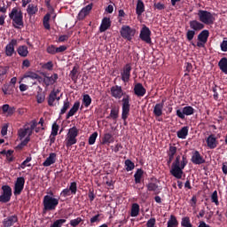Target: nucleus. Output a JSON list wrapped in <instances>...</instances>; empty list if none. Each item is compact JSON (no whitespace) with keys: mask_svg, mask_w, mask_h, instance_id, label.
<instances>
[{"mask_svg":"<svg viewBox=\"0 0 227 227\" xmlns=\"http://www.w3.org/2000/svg\"><path fill=\"white\" fill-rule=\"evenodd\" d=\"M110 91L114 98H121V97H123L121 99V119L123 121H127V118H129V114H130V96L123 93V89L119 85L111 87Z\"/></svg>","mask_w":227,"mask_h":227,"instance_id":"obj_1","label":"nucleus"},{"mask_svg":"<svg viewBox=\"0 0 227 227\" xmlns=\"http://www.w3.org/2000/svg\"><path fill=\"white\" fill-rule=\"evenodd\" d=\"M9 18L12 20V26L15 29L24 27V15L22 11H19L17 7L12 8V12L9 13Z\"/></svg>","mask_w":227,"mask_h":227,"instance_id":"obj_2","label":"nucleus"},{"mask_svg":"<svg viewBox=\"0 0 227 227\" xmlns=\"http://www.w3.org/2000/svg\"><path fill=\"white\" fill-rule=\"evenodd\" d=\"M43 212H51L59 205V200L51 195H45L43 200Z\"/></svg>","mask_w":227,"mask_h":227,"instance_id":"obj_3","label":"nucleus"},{"mask_svg":"<svg viewBox=\"0 0 227 227\" xmlns=\"http://www.w3.org/2000/svg\"><path fill=\"white\" fill-rule=\"evenodd\" d=\"M77 136H79V129L77 127L74 126L70 128L66 137L67 148H70V146H74V145L77 144Z\"/></svg>","mask_w":227,"mask_h":227,"instance_id":"obj_4","label":"nucleus"},{"mask_svg":"<svg viewBox=\"0 0 227 227\" xmlns=\"http://www.w3.org/2000/svg\"><path fill=\"white\" fill-rule=\"evenodd\" d=\"M198 17L199 20H200L202 24H206L207 26L214 24V21L215 20V18H214V14L205 10H199Z\"/></svg>","mask_w":227,"mask_h":227,"instance_id":"obj_5","label":"nucleus"},{"mask_svg":"<svg viewBox=\"0 0 227 227\" xmlns=\"http://www.w3.org/2000/svg\"><path fill=\"white\" fill-rule=\"evenodd\" d=\"M121 36L124 38V40H128V42H132V38L136 35V29L130 27L129 25H124L121 27Z\"/></svg>","mask_w":227,"mask_h":227,"instance_id":"obj_6","label":"nucleus"},{"mask_svg":"<svg viewBox=\"0 0 227 227\" xmlns=\"http://www.w3.org/2000/svg\"><path fill=\"white\" fill-rule=\"evenodd\" d=\"M183 169L184 168H182V167L180 166V158L178 157L173 161L170 173L172 176H175V178L180 180V178H182V175H184Z\"/></svg>","mask_w":227,"mask_h":227,"instance_id":"obj_7","label":"nucleus"},{"mask_svg":"<svg viewBox=\"0 0 227 227\" xmlns=\"http://www.w3.org/2000/svg\"><path fill=\"white\" fill-rule=\"evenodd\" d=\"M12 196V187L8 184L2 186V192L0 195V203H9Z\"/></svg>","mask_w":227,"mask_h":227,"instance_id":"obj_8","label":"nucleus"},{"mask_svg":"<svg viewBox=\"0 0 227 227\" xmlns=\"http://www.w3.org/2000/svg\"><path fill=\"white\" fill-rule=\"evenodd\" d=\"M139 38L145 43H152V30H150L146 25H143L140 30Z\"/></svg>","mask_w":227,"mask_h":227,"instance_id":"obj_9","label":"nucleus"},{"mask_svg":"<svg viewBox=\"0 0 227 227\" xmlns=\"http://www.w3.org/2000/svg\"><path fill=\"white\" fill-rule=\"evenodd\" d=\"M26 184V179L22 176L18 177L14 184V196H20L22 194V191H24V185Z\"/></svg>","mask_w":227,"mask_h":227,"instance_id":"obj_10","label":"nucleus"},{"mask_svg":"<svg viewBox=\"0 0 227 227\" xmlns=\"http://www.w3.org/2000/svg\"><path fill=\"white\" fill-rule=\"evenodd\" d=\"M130 72H132V65L129 63L126 64L121 72V77L122 82H129L130 81Z\"/></svg>","mask_w":227,"mask_h":227,"instance_id":"obj_11","label":"nucleus"},{"mask_svg":"<svg viewBox=\"0 0 227 227\" xmlns=\"http://www.w3.org/2000/svg\"><path fill=\"white\" fill-rule=\"evenodd\" d=\"M77 194V183L76 182H72L69 185V188H65L62 190L60 192V196L63 198H67L68 196H72Z\"/></svg>","mask_w":227,"mask_h":227,"instance_id":"obj_12","label":"nucleus"},{"mask_svg":"<svg viewBox=\"0 0 227 227\" xmlns=\"http://www.w3.org/2000/svg\"><path fill=\"white\" fill-rule=\"evenodd\" d=\"M192 114H194V109L191 106H184L183 110H176V116L181 120H185V116H191Z\"/></svg>","mask_w":227,"mask_h":227,"instance_id":"obj_13","label":"nucleus"},{"mask_svg":"<svg viewBox=\"0 0 227 227\" xmlns=\"http://www.w3.org/2000/svg\"><path fill=\"white\" fill-rule=\"evenodd\" d=\"M17 43V39H12L11 40V42L8 43L4 49L5 56H7L8 58H12V56L15 54V47Z\"/></svg>","mask_w":227,"mask_h":227,"instance_id":"obj_14","label":"nucleus"},{"mask_svg":"<svg viewBox=\"0 0 227 227\" xmlns=\"http://www.w3.org/2000/svg\"><path fill=\"white\" fill-rule=\"evenodd\" d=\"M42 75H43V83L45 84L46 87L52 86L58 81L59 76L58 74H53L51 76H47V74L42 73Z\"/></svg>","mask_w":227,"mask_h":227,"instance_id":"obj_15","label":"nucleus"},{"mask_svg":"<svg viewBox=\"0 0 227 227\" xmlns=\"http://www.w3.org/2000/svg\"><path fill=\"white\" fill-rule=\"evenodd\" d=\"M191 160H192V164H195L198 166H200L201 164H205V162H206L205 158H203V156H201V154L198 151H195L192 153Z\"/></svg>","mask_w":227,"mask_h":227,"instance_id":"obj_16","label":"nucleus"},{"mask_svg":"<svg viewBox=\"0 0 227 227\" xmlns=\"http://www.w3.org/2000/svg\"><path fill=\"white\" fill-rule=\"evenodd\" d=\"M93 9V4H88L83 7L78 13V20H84L87 15H90V12Z\"/></svg>","mask_w":227,"mask_h":227,"instance_id":"obj_17","label":"nucleus"},{"mask_svg":"<svg viewBox=\"0 0 227 227\" xmlns=\"http://www.w3.org/2000/svg\"><path fill=\"white\" fill-rule=\"evenodd\" d=\"M15 223H19V216H17V215H12L4 219L3 226L12 227L13 224H15Z\"/></svg>","mask_w":227,"mask_h":227,"instance_id":"obj_18","label":"nucleus"},{"mask_svg":"<svg viewBox=\"0 0 227 227\" xmlns=\"http://www.w3.org/2000/svg\"><path fill=\"white\" fill-rule=\"evenodd\" d=\"M206 142L210 150L217 148V145H219V143L217 142V137H215V134L209 135L208 137L206 139Z\"/></svg>","mask_w":227,"mask_h":227,"instance_id":"obj_19","label":"nucleus"},{"mask_svg":"<svg viewBox=\"0 0 227 227\" xmlns=\"http://www.w3.org/2000/svg\"><path fill=\"white\" fill-rule=\"evenodd\" d=\"M189 26L192 31H195V33H196V31H201V29H205V24H203L202 22H200L196 20H190Z\"/></svg>","mask_w":227,"mask_h":227,"instance_id":"obj_20","label":"nucleus"},{"mask_svg":"<svg viewBox=\"0 0 227 227\" xmlns=\"http://www.w3.org/2000/svg\"><path fill=\"white\" fill-rule=\"evenodd\" d=\"M133 91L137 97H144L146 95V89L144 88L143 83L138 82L134 86Z\"/></svg>","mask_w":227,"mask_h":227,"instance_id":"obj_21","label":"nucleus"},{"mask_svg":"<svg viewBox=\"0 0 227 227\" xmlns=\"http://www.w3.org/2000/svg\"><path fill=\"white\" fill-rule=\"evenodd\" d=\"M166 99H162L160 103H157L153 107V114L156 118L162 116V109H164V103Z\"/></svg>","mask_w":227,"mask_h":227,"instance_id":"obj_22","label":"nucleus"},{"mask_svg":"<svg viewBox=\"0 0 227 227\" xmlns=\"http://www.w3.org/2000/svg\"><path fill=\"white\" fill-rule=\"evenodd\" d=\"M58 155L56 153H51L49 157L43 161V166L44 168H49V166H52V164H56Z\"/></svg>","mask_w":227,"mask_h":227,"instance_id":"obj_23","label":"nucleus"},{"mask_svg":"<svg viewBox=\"0 0 227 227\" xmlns=\"http://www.w3.org/2000/svg\"><path fill=\"white\" fill-rule=\"evenodd\" d=\"M59 89H53V90L51 91L48 97V106L51 107L54 106V102H56V97H58L59 93H60Z\"/></svg>","mask_w":227,"mask_h":227,"instance_id":"obj_24","label":"nucleus"},{"mask_svg":"<svg viewBox=\"0 0 227 227\" xmlns=\"http://www.w3.org/2000/svg\"><path fill=\"white\" fill-rule=\"evenodd\" d=\"M109 27H111V19L106 17L101 21V25L99 27V31H100V33H104V32L107 31V29H109Z\"/></svg>","mask_w":227,"mask_h":227,"instance_id":"obj_25","label":"nucleus"},{"mask_svg":"<svg viewBox=\"0 0 227 227\" xmlns=\"http://www.w3.org/2000/svg\"><path fill=\"white\" fill-rule=\"evenodd\" d=\"M208 36H210V32L207 29L202 30L198 35V41L202 42V43H207V42H208Z\"/></svg>","mask_w":227,"mask_h":227,"instance_id":"obj_26","label":"nucleus"},{"mask_svg":"<svg viewBox=\"0 0 227 227\" xmlns=\"http://www.w3.org/2000/svg\"><path fill=\"white\" fill-rule=\"evenodd\" d=\"M79 107H81V102L79 101L74 102V106L67 113L66 119L68 120L71 118V116H74L75 113L79 111Z\"/></svg>","mask_w":227,"mask_h":227,"instance_id":"obj_27","label":"nucleus"},{"mask_svg":"<svg viewBox=\"0 0 227 227\" xmlns=\"http://www.w3.org/2000/svg\"><path fill=\"white\" fill-rule=\"evenodd\" d=\"M189 136V127L184 126L180 130L177 131V137L179 139H185Z\"/></svg>","mask_w":227,"mask_h":227,"instance_id":"obj_28","label":"nucleus"},{"mask_svg":"<svg viewBox=\"0 0 227 227\" xmlns=\"http://www.w3.org/2000/svg\"><path fill=\"white\" fill-rule=\"evenodd\" d=\"M218 67L220 70H222V72L225 74V75H227V58L226 57H223L220 59V61L218 62Z\"/></svg>","mask_w":227,"mask_h":227,"instance_id":"obj_29","label":"nucleus"},{"mask_svg":"<svg viewBox=\"0 0 227 227\" xmlns=\"http://www.w3.org/2000/svg\"><path fill=\"white\" fill-rule=\"evenodd\" d=\"M136 13L138 17H141L145 13V3L142 0H137Z\"/></svg>","mask_w":227,"mask_h":227,"instance_id":"obj_30","label":"nucleus"},{"mask_svg":"<svg viewBox=\"0 0 227 227\" xmlns=\"http://www.w3.org/2000/svg\"><path fill=\"white\" fill-rule=\"evenodd\" d=\"M78 75H79V67L74 66L69 74V77H71L73 82H77Z\"/></svg>","mask_w":227,"mask_h":227,"instance_id":"obj_31","label":"nucleus"},{"mask_svg":"<svg viewBox=\"0 0 227 227\" xmlns=\"http://www.w3.org/2000/svg\"><path fill=\"white\" fill-rule=\"evenodd\" d=\"M179 158V166L182 168V169H184V168L189 164V160H187V155L184 154L182 156L177 155L176 159Z\"/></svg>","mask_w":227,"mask_h":227,"instance_id":"obj_32","label":"nucleus"},{"mask_svg":"<svg viewBox=\"0 0 227 227\" xmlns=\"http://www.w3.org/2000/svg\"><path fill=\"white\" fill-rule=\"evenodd\" d=\"M17 52L21 58H27V56L29 54V51H27V46L21 45L19 46Z\"/></svg>","mask_w":227,"mask_h":227,"instance_id":"obj_33","label":"nucleus"},{"mask_svg":"<svg viewBox=\"0 0 227 227\" xmlns=\"http://www.w3.org/2000/svg\"><path fill=\"white\" fill-rule=\"evenodd\" d=\"M51 13H46L43 20V25L44 29H47L48 31L51 29Z\"/></svg>","mask_w":227,"mask_h":227,"instance_id":"obj_34","label":"nucleus"},{"mask_svg":"<svg viewBox=\"0 0 227 227\" xmlns=\"http://www.w3.org/2000/svg\"><path fill=\"white\" fill-rule=\"evenodd\" d=\"M143 175H145V170L143 168L137 169L134 175L135 184H139L141 182V178H143Z\"/></svg>","mask_w":227,"mask_h":227,"instance_id":"obj_35","label":"nucleus"},{"mask_svg":"<svg viewBox=\"0 0 227 227\" xmlns=\"http://www.w3.org/2000/svg\"><path fill=\"white\" fill-rule=\"evenodd\" d=\"M130 215L131 217H137L139 215V204H132Z\"/></svg>","mask_w":227,"mask_h":227,"instance_id":"obj_36","label":"nucleus"},{"mask_svg":"<svg viewBox=\"0 0 227 227\" xmlns=\"http://www.w3.org/2000/svg\"><path fill=\"white\" fill-rule=\"evenodd\" d=\"M167 227H178V220H176V216H175L174 215H170V218L168 221Z\"/></svg>","mask_w":227,"mask_h":227,"instance_id":"obj_37","label":"nucleus"},{"mask_svg":"<svg viewBox=\"0 0 227 227\" xmlns=\"http://www.w3.org/2000/svg\"><path fill=\"white\" fill-rule=\"evenodd\" d=\"M114 137H113V134L111 133H106L104 137H103V143L104 145H106V144H111V143H114Z\"/></svg>","mask_w":227,"mask_h":227,"instance_id":"obj_38","label":"nucleus"},{"mask_svg":"<svg viewBox=\"0 0 227 227\" xmlns=\"http://www.w3.org/2000/svg\"><path fill=\"white\" fill-rule=\"evenodd\" d=\"M147 190L151 192H155V194H159V192L157 191L159 189V185L155 183H149L147 185Z\"/></svg>","mask_w":227,"mask_h":227,"instance_id":"obj_39","label":"nucleus"},{"mask_svg":"<svg viewBox=\"0 0 227 227\" xmlns=\"http://www.w3.org/2000/svg\"><path fill=\"white\" fill-rule=\"evenodd\" d=\"M91 97L90 96V94H84L83 95V98L82 100V105L84 106V107H88L89 106H91Z\"/></svg>","mask_w":227,"mask_h":227,"instance_id":"obj_40","label":"nucleus"},{"mask_svg":"<svg viewBox=\"0 0 227 227\" xmlns=\"http://www.w3.org/2000/svg\"><path fill=\"white\" fill-rule=\"evenodd\" d=\"M70 108V101H68V98H67L66 100H64V105L60 110L59 114H65V113H67V111H68V109Z\"/></svg>","mask_w":227,"mask_h":227,"instance_id":"obj_41","label":"nucleus"},{"mask_svg":"<svg viewBox=\"0 0 227 227\" xmlns=\"http://www.w3.org/2000/svg\"><path fill=\"white\" fill-rule=\"evenodd\" d=\"M37 77H38V74L33 71H27L23 75L24 79H36Z\"/></svg>","mask_w":227,"mask_h":227,"instance_id":"obj_42","label":"nucleus"},{"mask_svg":"<svg viewBox=\"0 0 227 227\" xmlns=\"http://www.w3.org/2000/svg\"><path fill=\"white\" fill-rule=\"evenodd\" d=\"M36 12H38V8L35 6V4H28L27 9V12L28 13V15H35Z\"/></svg>","mask_w":227,"mask_h":227,"instance_id":"obj_43","label":"nucleus"},{"mask_svg":"<svg viewBox=\"0 0 227 227\" xmlns=\"http://www.w3.org/2000/svg\"><path fill=\"white\" fill-rule=\"evenodd\" d=\"M124 164H125L126 171H132L134 168H136V165L130 160H126Z\"/></svg>","mask_w":227,"mask_h":227,"instance_id":"obj_44","label":"nucleus"},{"mask_svg":"<svg viewBox=\"0 0 227 227\" xmlns=\"http://www.w3.org/2000/svg\"><path fill=\"white\" fill-rule=\"evenodd\" d=\"M192 225V223H191V218L189 216H184L182 218L181 226L187 227Z\"/></svg>","mask_w":227,"mask_h":227,"instance_id":"obj_45","label":"nucleus"},{"mask_svg":"<svg viewBox=\"0 0 227 227\" xmlns=\"http://www.w3.org/2000/svg\"><path fill=\"white\" fill-rule=\"evenodd\" d=\"M194 36H196V32L194 30H192V28L186 32V39L188 40V42H192Z\"/></svg>","mask_w":227,"mask_h":227,"instance_id":"obj_46","label":"nucleus"},{"mask_svg":"<svg viewBox=\"0 0 227 227\" xmlns=\"http://www.w3.org/2000/svg\"><path fill=\"white\" fill-rule=\"evenodd\" d=\"M57 47L54 44H51L46 48V52L54 56L57 54Z\"/></svg>","mask_w":227,"mask_h":227,"instance_id":"obj_47","label":"nucleus"},{"mask_svg":"<svg viewBox=\"0 0 227 227\" xmlns=\"http://www.w3.org/2000/svg\"><path fill=\"white\" fill-rule=\"evenodd\" d=\"M211 201L212 203H215L216 207L219 205V196L217 195V191L213 192L211 195Z\"/></svg>","mask_w":227,"mask_h":227,"instance_id":"obj_48","label":"nucleus"},{"mask_svg":"<svg viewBox=\"0 0 227 227\" xmlns=\"http://www.w3.org/2000/svg\"><path fill=\"white\" fill-rule=\"evenodd\" d=\"M67 223V219H59L56 220L50 227H61Z\"/></svg>","mask_w":227,"mask_h":227,"instance_id":"obj_49","label":"nucleus"},{"mask_svg":"<svg viewBox=\"0 0 227 227\" xmlns=\"http://www.w3.org/2000/svg\"><path fill=\"white\" fill-rule=\"evenodd\" d=\"M36 100L37 104H43L45 100V94L43 92H37Z\"/></svg>","mask_w":227,"mask_h":227,"instance_id":"obj_50","label":"nucleus"},{"mask_svg":"<svg viewBox=\"0 0 227 227\" xmlns=\"http://www.w3.org/2000/svg\"><path fill=\"white\" fill-rule=\"evenodd\" d=\"M97 137H98V133L94 132L89 137V145H93L97 141Z\"/></svg>","mask_w":227,"mask_h":227,"instance_id":"obj_51","label":"nucleus"},{"mask_svg":"<svg viewBox=\"0 0 227 227\" xmlns=\"http://www.w3.org/2000/svg\"><path fill=\"white\" fill-rule=\"evenodd\" d=\"M81 223H82V218L77 217V218L70 221V225L73 227H76V226H79V224H81Z\"/></svg>","mask_w":227,"mask_h":227,"instance_id":"obj_52","label":"nucleus"},{"mask_svg":"<svg viewBox=\"0 0 227 227\" xmlns=\"http://www.w3.org/2000/svg\"><path fill=\"white\" fill-rule=\"evenodd\" d=\"M119 111L116 108H113L110 112V118L113 120H118Z\"/></svg>","mask_w":227,"mask_h":227,"instance_id":"obj_53","label":"nucleus"},{"mask_svg":"<svg viewBox=\"0 0 227 227\" xmlns=\"http://www.w3.org/2000/svg\"><path fill=\"white\" fill-rule=\"evenodd\" d=\"M29 130V128H26V129H21L19 130L18 134L20 137V139L26 137V136H27V131Z\"/></svg>","mask_w":227,"mask_h":227,"instance_id":"obj_54","label":"nucleus"},{"mask_svg":"<svg viewBox=\"0 0 227 227\" xmlns=\"http://www.w3.org/2000/svg\"><path fill=\"white\" fill-rule=\"evenodd\" d=\"M5 157L9 162H13V150H8Z\"/></svg>","mask_w":227,"mask_h":227,"instance_id":"obj_55","label":"nucleus"},{"mask_svg":"<svg viewBox=\"0 0 227 227\" xmlns=\"http://www.w3.org/2000/svg\"><path fill=\"white\" fill-rule=\"evenodd\" d=\"M59 130V126L55 122L51 128V136H58Z\"/></svg>","mask_w":227,"mask_h":227,"instance_id":"obj_56","label":"nucleus"},{"mask_svg":"<svg viewBox=\"0 0 227 227\" xmlns=\"http://www.w3.org/2000/svg\"><path fill=\"white\" fill-rule=\"evenodd\" d=\"M43 68L51 71L52 70V68H54V64L52 63V61H49L43 66Z\"/></svg>","mask_w":227,"mask_h":227,"instance_id":"obj_57","label":"nucleus"},{"mask_svg":"<svg viewBox=\"0 0 227 227\" xmlns=\"http://www.w3.org/2000/svg\"><path fill=\"white\" fill-rule=\"evenodd\" d=\"M68 38H70V34L59 35L58 42L59 43L68 42Z\"/></svg>","mask_w":227,"mask_h":227,"instance_id":"obj_58","label":"nucleus"},{"mask_svg":"<svg viewBox=\"0 0 227 227\" xmlns=\"http://www.w3.org/2000/svg\"><path fill=\"white\" fill-rule=\"evenodd\" d=\"M7 70L6 68H0V82L4 81V77L6 76Z\"/></svg>","mask_w":227,"mask_h":227,"instance_id":"obj_59","label":"nucleus"},{"mask_svg":"<svg viewBox=\"0 0 227 227\" xmlns=\"http://www.w3.org/2000/svg\"><path fill=\"white\" fill-rule=\"evenodd\" d=\"M28 162H31V157H27L26 160L21 163L20 168L24 169L26 166H31V164H28Z\"/></svg>","mask_w":227,"mask_h":227,"instance_id":"obj_60","label":"nucleus"},{"mask_svg":"<svg viewBox=\"0 0 227 227\" xmlns=\"http://www.w3.org/2000/svg\"><path fill=\"white\" fill-rule=\"evenodd\" d=\"M176 146L170 145L168 152V155H176Z\"/></svg>","mask_w":227,"mask_h":227,"instance_id":"obj_61","label":"nucleus"},{"mask_svg":"<svg viewBox=\"0 0 227 227\" xmlns=\"http://www.w3.org/2000/svg\"><path fill=\"white\" fill-rule=\"evenodd\" d=\"M154 8H156V10H164L166 8V5L160 2L159 3H154Z\"/></svg>","mask_w":227,"mask_h":227,"instance_id":"obj_62","label":"nucleus"},{"mask_svg":"<svg viewBox=\"0 0 227 227\" xmlns=\"http://www.w3.org/2000/svg\"><path fill=\"white\" fill-rule=\"evenodd\" d=\"M155 218H150L146 223V227H155Z\"/></svg>","mask_w":227,"mask_h":227,"instance_id":"obj_63","label":"nucleus"},{"mask_svg":"<svg viewBox=\"0 0 227 227\" xmlns=\"http://www.w3.org/2000/svg\"><path fill=\"white\" fill-rule=\"evenodd\" d=\"M221 47V51H223V52H227V41L223 40L222 42V43L220 44Z\"/></svg>","mask_w":227,"mask_h":227,"instance_id":"obj_64","label":"nucleus"}]
</instances>
